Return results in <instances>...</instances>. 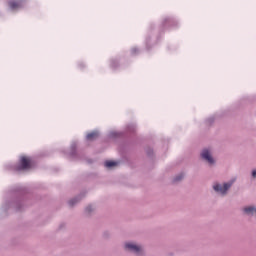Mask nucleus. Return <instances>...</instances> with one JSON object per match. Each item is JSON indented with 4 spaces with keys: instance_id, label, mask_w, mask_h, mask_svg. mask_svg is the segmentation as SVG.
<instances>
[{
    "instance_id": "obj_4",
    "label": "nucleus",
    "mask_w": 256,
    "mask_h": 256,
    "mask_svg": "<svg viewBox=\"0 0 256 256\" xmlns=\"http://www.w3.org/2000/svg\"><path fill=\"white\" fill-rule=\"evenodd\" d=\"M31 168V160H29L27 157L22 156L20 158V165L16 167V171H25V169Z\"/></svg>"
},
{
    "instance_id": "obj_6",
    "label": "nucleus",
    "mask_w": 256,
    "mask_h": 256,
    "mask_svg": "<svg viewBox=\"0 0 256 256\" xmlns=\"http://www.w3.org/2000/svg\"><path fill=\"white\" fill-rule=\"evenodd\" d=\"M8 5L12 11H17V9H21V7H23V0H12L8 2Z\"/></svg>"
},
{
    "instance_id": "obj_10",
    "label": "nucleus",
    "mask_w": 256,
    "mask_h": 256,
    "mask_svg": "<svg viewBox=\"0 0 256 256\" xmlns=\"http://www.w3.org/2000/svg\"><path fill=\"white\" fill-rule=\"evenodd\" d=\"M183 179H185V174H179L174 178V183H179V181H183Z\"/></svg>"
},
{
    "instance_id": "obj_11",
    "label": "nucleus",
    "mask_w": 256,
    "mask_h": 256,
    "mask_svg": "<svg viewBox=\"0 0 256 256\" xmlns=\"http://www.w3.org/2000/svg\"><path fill=\"white\" fill-rule=\"evenodd\" d=\"M93 211H95V208L92 205H89L85 208V213H87V215H91Z\"/></svg>"
},
{
    "instance_id": "obj_14",
    "label": "nucleus",
    "mask_w": 256,
    "mask_h": 256,
    "mask_svg": "<svg viewBox=\"0 0 256 256\" xmlns=\"http://www.w3.org/2000/svg\"><path fill=\"white\" fill-rule=\"evenodd\" d=\"M132 53H137V48L132 49Z\"/></svg>"
},
{
    "instance_id": "obj_13",
    "label": "nucleus",
    "mask_w": 256,
    "mask_h": 256,
    "mask_svg": "<svg viewBox=\"0 0 256 256\" xmlns=\"http://www.w3.org/2000/svg\"><path fill=\"white\" fill-rule=\"evenodd\" d=\"M76 145L75 144H72L71 146V149H72V152H71V155H75V149H76Z\"/></svg>"
},
{
    "instance_id": "obj_12",
    "label": "nucleus",
    "mask_w": 256,
    "mask_h": 256,
    "mask_svg": "<svg viewBox=\"0 0 256 256\" xmlns=\"http://www.w3.org/2000/svg\"><path fill=\"white\" fill-rule=\"evenodd\" d=\"M251 179H253L255 181V179H256V169H253L251 171Z\"/></svg>"
},
{
    "instance_id": "obj_3",
    "label": "nucleus",
    "mask_w": 256,
    "mask_h": 256,
    "mask_svg": "<svg viewBox=\"0 0 256 256\" xmlns=\"http://www.w3.org/2000/svg\"><path fill=\"white\" fill-rule=\"evenodd\" d=\"M200 160L210 168L215 167V165H217V159L213 155V149L211 148H203L200 151Z\"/></svg>"
},
{
    "instance_id": "obj_2",
    "label": "nucleus",
    "mask_w": 256,
    "mask_h": 256,
    "mask_svg": "<svg viewBox=\"0 0 256 256\" xmlns=\"http://www.w3.org/2000/svg\"><path fill=\"white\" fill-rule=\"evenodd\" d=\"M234 184L235 179L229 180L222 184L220 182H214L212 189L217 195H220V197H227V195H229V191H231V187H233Z\"/></svg>"
},
{
    "instance_id": "obj_7",
    "label": "nucleus",
    "mask_w": 256,
    "mask_h": 256,
    "mask_svg": "<svg viewBox=\"0 0 256 256\" xmlns=\"http://www.w3.org/2000/svg\"><path fill=\"white\" fill-rule=\"evenodd\" d=\"M97 137H99V132L93 131V132L87 134L86 139H87V141H95V139H97Z\"/></svg>"
},
{
    "instance_id": "obj_8",
    "label": "nucleus",
    "mask_w": 256,
    "mask_h": 256,
    "mask_svg": "<svg viewBox=\"0 0 256 256\" xmlns=\"http://www.w3.org/2000/svg\"><path fill=\"white\" fill-rule=\"evenodd\" d=\"M79 201H81V198L76 197V198L69 200L68 204L70 205V207H73V205H77V203H79Z\"/></svg>"
},
{
    "instance_id": "obj_1",
    "label": "nucleus",
    "mask_w": 256,
    "mask_h": 256,
    "mask_svg": "<svg viewBox=\"0 0 256 256\" xmlns=\"http://www.w3.org/2000/svg\"><path fill=\"white\" fill-rule=\"evenodd\" d=\"M124 251L135 256H145V247L141 243L136 241H126L123 245Z\"/></svg>"
},
{
    "instance_id": "obj_9",
    "label": "nucleus",
    "mask_w": 256,
    "mask_h": 256,
    "mask_svg": "<svg viewBox=\"0 0 256 256\" xmlns=\"http://www.w3.org/2000/svg\"><path fill=\"white\" fill-rule=\"evenodd\" d=\"M104 165H105V167H107L108 169H111V167H116L117 162H115V161H106Z\"/></svg>"
},
{
    "instance_id": "obj_5",
    "label": "nucleus",
    "mask_w": 256,
    "mask_h": 256,
    "mask_svg": "<svg viewBox=\"0 0 256 256\" xmlns=\"http://www.w3.org/2000/svg\"><path fill=\"white\" fill-rule=\"evenodd\" d=\"M244 215L247 217H254L256 219V205H248L242 209Z\"/></svg>"
}]
</instances>
